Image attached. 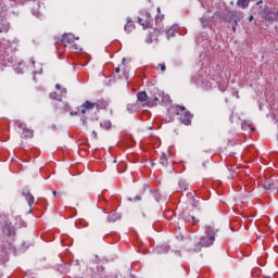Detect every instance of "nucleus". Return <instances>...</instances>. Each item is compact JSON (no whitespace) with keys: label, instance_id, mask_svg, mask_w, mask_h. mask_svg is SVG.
Wrapping results in <instances>:
<instances>
[{"label":"nucleus","instance_id":"obj_1","mask_svg":"<svg viewBox=\"0 0 278 278\" xmlns=\"http://www.w3.org/2000/svg\"><path fill=\"white\" fill-rule=\"evenodd\" d=\"M205 231V236H203L202 238H200V241L198 244H195L193 251L195 253H199L201 251V248H207V247H212V244H214V242H216V236L218 233V228L214 227V225H206L204 227Z\"/></svg>","mask_w":278,"mask_h":278},{"label":"nucleus","instance_id":"obj_2","mask_svg":"<svg viewBox=\"0 0 278 278\" xmlns=\"http://www.w3.org/2000/svg\"><path fill=\"white\" fill-rule=\"evenodd\" d=\"M174 110L177 116H180V123H182V125H192L193 115L190 111L186 110V106L176 105Z\"/></svg>","mask_w":278,"mask_h":278},{"label":"nucleus","instance_id":"obj_3","mask_svg":"<svg viewBox=\"0 0 278 278\" xmlns=\"http://www.w3.org/2000/svg\"><path fill=\"white\" fill-rule=\"evenodd\" d=\"M210 76L203 75V72H200L195 75L194 77V83L197 86H200L201 88H211L212 83H211Z\"/></svg>","mask_w":278,"mask_h":278},{"label":"nucleus","instance_id":"obj_4","mask_svg":"<svg viewBox=\"0 0 278 278\" xmlns=\"http://www.w3.org/2000/svg\"><path fill=\"white\" fill-rule=\"evenodd\" d=\"M262 18L268 21L269 23H278V10H269L265 8L262 10Z\"/></svg>","mask_w":278,"mask_h":278},{"label":"nucleus","instance_id":"obj_5","mask_svg":"<svg viewBox=\"0 0 278 278\" xmlns=\"http://www.w3.org/2000/svg\"><path fill=\"white\" fill-rule=\"evenodd\" d=\"M154 92L157 93V94H154L153 97V102H150L151 105H157V103H168L170 102V97L168 96H164V92L157 90V89H154Z\"/></svg>","mask_w":278,"mask_h":278},{"label":"nucleus","instance_id":"obj_6","mask_svg":"<svg viewBox=\"0 0 278 278\" xmlns=\"http://www.w3.org/2000/svg\"><path fill=\"white\" fill-rule=\"evenodd\" d=\"M54 109H55V112H59L60 114H64V112H68V110H71V105L68 103H64L62 99H59V101L54 103Z\"/></svg>","mask_w":278,"mask_h":278},{"label":"nucleus","instance_id":"obj_7","mask_svg":"<svg viewBox=\"0 0 278 278\" xmlns=\"http://www.w3.org/2000/svg\"><path fill=\"white\" fill-rule=\"evenodd\" d=\"M75 40H79V37L75 38V35H73V34H64L62 36L61 42L64 47H70V45H73V42H75Z\"/></svg>","mask_w":278,"mask_h":278},{"label":"nucleus","instance_id":"obj_8","mask_svg":"<svg viewBox=\"0 0 278 278\" xmlns=\"http://www.w3.org/2000/svg\"><path fill=\"white\" fill-rule=\"evenodd\" d=\"M142 20L141 17H138V23L139 25H142L143 29H148L149 25L153 23V18H151V13L146 12V21Z\"/></svg>","mask_w":278,"mask_h":278},{"label":"nucleus","instance_id":"obj_9","mask_svg":"<svg viewBox=\"0 0 278 278\" xmlns=\"http://www.w3.org/2000/svg\"><path fill=\"white\" fill-rule=\"evenodd\" d=\"M231 16L235 18L233 23L235 25H238L242 18H244V15L242 14V11H231Z\"/></svg>","mask_w":278,"mask_h":278},{"label":"nucleus","instance_id":"obj_10","mask_svg":"<svg viewBox=\"0 0 278 278\" xmlns=\"http://www.w3.org/2000/svg\"><path fill=\"white\" fill-rule=\"evenodd\" d=\"M263 188H265V190H277L278 186L275 181H273L271 179L269 180H265V182L263 184Z\"/></svg>","mask_w":278,"mask_h":278},{"label":"nucleus","instance_id":"obj_11","mask_svg":"<svg viewBox=\"0 0 278 278\" xmlns=\"http://www.w3.org/2000/svg\"><path fill=\"white\" fill-rule=\"evenodd\" d=\"M22 194L23 197H25L29 207H31V205H34V195L31 194V192H29V190H24Z\"/></svg>","mask_w":278,"mask_h":278},{"label":"nucleus","instance_id":"obj_12","mask_svg":"<svg viewBox=\"0 0 278 278\" xmlns=\"http://www.w3.org/2000/svg\"><path fill=\"white\" fill-rule=\"evenodd\" d=\"M98 105H97V102H91V101H85L80 108H85L87 112H90L91 110L96 109Z\"/></svg>","mask_w":278,"mask_h":278},{"label":"nucleus","instance_id":"obj_13","mask_svg":"<svg viewBox=\"0 0 278 278\" xmlns=\"http://www.w3.org/2000/svg\"><path fill=\"white\" fill-rule=\"evenodd\" d=\"M253 0H238L237 5L240 8V10H247L249 8V3H251Z\"/></svg>","mask_w":278,"mask_h":278},{"label":"nucleus","instance_id":"obj_14","mask_svg":"<svg viewBox=\"0 0 278 278\" xmlns=\"http://www.w3.org/2000/svg\"><path fill=\"white\" fill-rule=\"evenodd\" d=\"M137 99L138 101H140L141 103H144V101H147V99H149V96L147 94V92L144 91H139L137 93Z\"/></svg>","mask_w":278,"mask_h":278},{"label":"nucleus","instance_id":"obj_15","mask_svg":"<svg viewBox=\"0 0 278 278\" xmlns=\"http://www.w3.org/2000/svg\"><path fill=\"white\" fill-rule=\"evenodd\" d=\"M109 223H116L117 220H121V216L116 213H112L108 216Z\"/></svg>","mask_w":278,"mask_h":278},{"label":"nucleus","instance_id":"obj_16","mask_svg":"<svg viewBox=\"0 0 278 278\" xmlns=\"http://www.w3.org/2000/svg\"><path fill=\"white\" fill-rule=\"evenodd\" d=\"M22 138H34V130L26 128L23 130Z\"/></svg>","mask_w":278,"mask_h":278},{"label":"nucleus","instance_id":"obj_17","mask_svg":"<svg viewBox=\"0 0 278 278\" xmlns=\"http://www.w3.org/2000/svg\"><path fill=\"white\" fill-rule=\"evenodd\" d=\"M181 218L185 223H190V220L197 222V217L191 215L182 214Z\"/></svg>","mask_w":278,"mask_h":278},{"label":"nucleus","instance_id":"obj_18","mask_svg":"<svg viewBox=\"0 0 278 278\" xmlns=\"http://www.w3.org/2000/svg\"><path fill=\"white\" fill-rule=\"evenodd\" d=\"M3 231L7 233V236H12V233H14V227L5 225L3 227Z\"/></svg>","mask_w":278,"mask_h":278},{"label":"nucleus","instance_id":"obj_19","mask_svg":"<svg viewBox=\"0 0 278 278\" xmlns=\"http://www.w3.org/2000/svg\"><path fill=\"white\" fill-rule=\"evenodd\" d=\"M39 8H40V3H35V9L31 10V14L37 18H40V13L38 12Z\"/></svg>","mask_w":278,"mask_h":278},{"label":"nucleus","instance_id":"obj_20","mask_svg":"<svg viewBox=\"0 0 278 278\" xmlns=\"http://www.w3.org/2000/svg\"><path fill=\"white\" fill-rule=\"evenodd\" d=\"M160 164L162 166H168V159H166V154H161V157H160Z\"/></svg>","mask_w":278,"mask_h":278},{"label":"nucleus","instance_id":"obj_21","mask_svg":"<svg viewBox=\"0 0 278 278\" xmlns=\"http://www.w3.org/2000/svg\"><path fill=\"white\" fill-rule=\"evenodd\" d=\"M126 34H131V31H134V24H131L130 22H128L125 27H124Z\"/></svg>","mask_w":278,"mask_h":278},{"label":"nucleus","instance_id":"obj_22","mask_svg":"<svg viewBox=\"0 0 278 278\" xmlns=\"http://www.w3.org/2000/svg\"><path fill=\"white\" fill-rule=\"evenodd\" d=\"M15 125L18 127V129H22V131H25V129H27V124L16 121Z\"/></svg>","mask_w":278,"mask_h":278},{"label":"nucleus","instance_id":"obj_23","mask_svg":"<svg viewBox=\"0 0 278 278\" xmlns=\"http://www.w3.org/2000/svg\"><path fill=\"white\" fill-rule=\"evenodd\" d=\"M166 34H167V38H173V36L177 34V28H169L166 30Z\"/></svg>","mask_w":278,"mask_h":278},{"label":"nucleus","instance_id":"obj_24","mask_svg":"<svg viewBox=\"0 0 278 278\" xmlns=\"http://www.w3.org/2000/svg\"><path fill=\"white\" fill-rule=\"evenodd\" d=\"M178 186L180 190H188V185L186 184V180H179Z\"/></svg>","mask_w":278,"mask_h":278},{"label":"nucleus","instance_id":"obj_25","mask_svg":"<svg viewBox=\"0 0 278 278\" xmlns=\"http://www.w3.org/2000/svg\"><path fill=\"white\" fill-rule=\"evenodd\" d=\"M50 99L53 101H59V99H62V97H59L56 92L50 93Z\"/></svg>","mask_w":278,"mask_h":278},{"label":"nucleus","instance_id":"obj_26","mask_svg":"<svg viewBox=\"0 0 278 278\" xmlns=\"http://www.w3.org/2000/svg\"><path fill=\"white\" fill-rule=\"evenodd\" d=\"M127 110H128V112H136V105L135 104H128Z\"/></svg>","mask_w":278,"mask_h":278},{"label":"nucleus","instance_id":"obj_27","mask_svg":"<svg viewBox=\"0 0 278 278\" xmlns=\"http://www.w3.org/2000/svg\"><path fill=\"white\" fill-rule=\"evenodd\" d=\"M154 31H157L159 34H164V28L162 26H159L154 29Z\"/></svg>","mask_w":278,"mask_h":278},{"label":"nucleus","instance_id":"obj_28","mask_svg":"<svg viewBox=\"0 0 278 278\" xmlns=\"http://www.w3.org/2000/svg\"><path fill=\"white\" fill-rule=\"evenodd\" d=\"M154 199L157 203H160V199H162V195H160V193L155 192L154 193Z\"/></svg>","mask_w":278,"mask_h":278},{"label":"nucleus","instance_id":"obj_29","mask_svg":"<svg viewBox=\"0 0 278 278\" xmlns=\"http://www.w3.org/2000/svg\"><path fill=\"white\" fill-rule=\"evenodd\" d=\"M162 18H164V15H157L156 17H155V23L157 24V23H160V22H162Z\"/></svg>","mask_w":278,"mask_h":278},{"label":"nucleus","instance_id":"obj_30","mask_svg":"<svg viewBox=\"0 0 278 278\" xmlns=\"http://www.w3.org/2000/svg\"><path fill=\"white\" fill-rule=\"evenodd\" d=\"M159 66H160L161 71H162V73H164V71H166V64L161 63V64H159Z\"/></svg>","mask_w":278,"mask_h":278},{"label":"nucleus","instance_id":"obj_31","mask_svg":"<svg viewBox=\"0 0 278 278\" xmlns=\"http://www.w3.org/2000/svg\"><path fill=\"white\" fill-rule=\"evenodd\" d=\"M80 121L85 127L88 125V123L86 122V116L80 117Z\"/></svg>","mask_w":278,"mask_h":278},{"label":"nucleus","instance_id":"obj_32","mask_svg":"<svg viewBox=\"0 0 278 278\" xmlns=\"http://www.w3.org/2000/svg\"><path fill=\"white\" fill-rule=\"evenodd\" d=\"M104 125L106 129H110V127H112V123L110 122H104Z\"/></svg>","mask_w":278,"mask_h":278},{"label":"nucleus","instance_id":"obj_33","mask_svg":"<svg viewBox=\"0 0 278 278\" xmlns=\"http://www.w3.org/2000/svg\"><path fill=\"white\" fill-rule=\"evenodd\" d=\"M163 249H165V251H168V247H166V245H161V247H159V248H157V251L163 250Z\"/></svg>","mask_w":278,"mask_h":278},{"label":"nucleus","instance_id":"obj_34","mask_svg":"<svg viewBox=\"0 0 278 278\" xmlns=\"http://www.w3.org/2000/svg\"><path fill=\"white\" fill-rule=\"evenodd\" d=\"M86 112H88L86 108H80V114H86Z\"/></svg>","mask_w":278,"mask_h":278},{"label":"nucleus","instance_id":"obj_35","mask_svg":"<svg viewBox=\"0 0 278 278\" xmlns=\"http://www.w3.org/2000/svg\"><path fill=\"white\" fill-rule=\"evenodd\" d=\"M77 114H78L77 111H72V112H70V115H71V116H77Z\"/></svg>","mask_w":278,"mask_h":278},{"label":"nucleus","instance_id":"obj_36","mask_svg":"<svg viewBox=\"0 0 278 278\" xmlns=\"http://www.w3.org/2000/svg\"><path fill=\"white\" fill-rule=\"evenodd\" d=\"M236 27H238V24H236V22H233L232 24V31L236 33Z\"/></svg>","mask_w":278,"mask_h":278},{"label":"nucleus","instance_id":"obj_37","mask_svg":"<svg viewBox=\"0 0 278 278\" xmlns=\"http://www.w3.org/2000/svg\"><path fill=\"white\" fill-rule=\"evenodd\" d=\"M55 89H56V90H62V85L56 84V85H55Z\"/></svg>","mask_w":278,"mask_h":278},{"label":"nucleus","instance_id":"obj_38","mask_svg":"<svg viewBox=\"0 0 278 278\" xmlns=\"http://www.w3.org/2000/svg\"><path fill=\"white\" fill-rule=\"evenodd\" d=\"M61 92H62V94H66V92H67V91H66V88H62V89H61Z\"/></svg>","mask_w":278,"mask_h":278},{"label":"nucleus","instance_id":"obj_39","mask_svg":"<svg viewBox=\"0 0 278 278\" xmlns=\"http://www.w3.org/2000/svg\"><path fill=\"white\" fill-rule=\"evenodd\" d=\"M142 198L140 195H137L134 201H140Z\"/></svg>","mask_w":278,"mask_h":278},{"label":"nucleus","instance_id":"obj_40","mask_svg":"<svg viewBox=\"0 0 278 278\" xmlns=\"http://www.w3.org/2000/svg\"><path fill=\"white\" fill-rule=\"evenodd\" d=\"M115 73H121V67H116Z\"/></svg>","mask_w":278,"mask_h":278},{"label":"nucleus","instance_id":"obj_41","mask_svg":"<svg viewBox=\"0 0 278 278\" xmlns=\"http://www.w3.org/2000/svg\"><path fill=\"white\" fill-rule=\"evenodd\" d=\"M253 18H254L253 15H250V16H249L250 23L253 21Z\"/></svg>","mask_w":278,"mask_h":278},{"label":"nucleus","instance_id":"obj_42","mask_svg":"<svg viewBox=\"0 0 278 278\" xmlns=\"http://www.w3.org/2000/svg\"><path fill=\"white\" fill-rule=\"evenodd\" d=\"M92 136H93L94 138H97V131H96V130L92 131Z\"/></svg>","mask_w":278,"mask_h":278},{"label":"nucleus","instance_id":"obj_43","mask_svg":"<svg viewBox=\"0 0 278 278\" xmlns=\"http://www.w3.org/2000/svg\"><path fill=\"white\" fill-rule=\"evenodd\" d=\"M53 197H58V191L52 192Z\"/></svg>","mask_w":278,"mask_h":278},{"label":"nucleus","instance_id":"obj_44","mask_svg":"<svg viewBox=\"0 0 278 278\" xmlns=\"http://www.w3.org/2000/svg\"><path fill=\"white\" fill-rule=\"evenodd\" d=\"M261 3H264V1L260 0L256 5H261Z\"/></svg>","mask_w":278,"mask_h":278},{"label":"nucleus","instance_id":"obj_45","mask_svg":"<svg viewBox=\"0 0 278 278\" xmlns=\"http://www.w3.org/2000/svg\"><path fill=\"white\" fill-rule=\"evenodd\" d=\"M156 10H157L159 14H160V12H162V9L160 7Z\"/></svg>","mask_w":278,"mask_h":278},{"label":"nucleus","instance_id":"obj_46","mask_svg":"<svg viewBox=\"0 0 278 278\" xmlns=\"http://www.w3.org/2000/svg\"><path fill=\"white\" fill-rule=\"evenodd\" d=\"M31 64H36V61L34 59L30 60Z\"/></svg>","mask_w":278,"mask_h":278},{"label":"nucleus","instance_id":"obj_47","mask_svg":"<svg viewBox=\"0 0 278 278\" xmlns=\"http://www.w3.org/2000/svg\"><path fill=\"white\" fill-rule=\"evenodd\" d=\"M123 64H125V59H123Z\"/></svg>","mask_w":278,"mask_h":278},{"label":"nucleus","instance_id":"obj_48","mask_svg":"<svg viewBox=\"0 0 278 278\" xmlns=\"http://www.w3.org/2000/svg\"><path fill=\"white\" fill-rule=\"evenodd\" d=\"M142 216H143V218H144V216H147V215H144V213H142Z\"/></svg>","mask_w":278,"mask_h":278}]
</instances>
